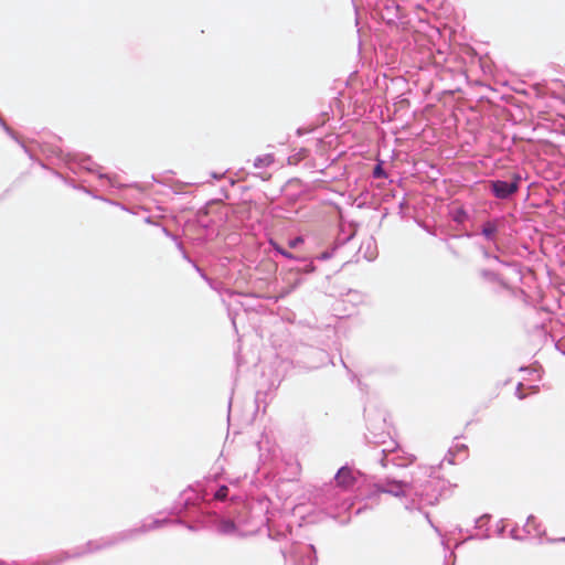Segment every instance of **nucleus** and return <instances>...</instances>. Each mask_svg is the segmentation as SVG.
Masks as SVG:
<instances>
[{
    "label": "nucleus",
    "instance_id": "nucleus-1",
    "mask_svg": "<svg viewBox=\"0 0 565 565\" xmlns=\"http://www.w3.org/2000/svg\"><path fill=\"white\" fill-rule=\"evenodd\" d=\"M519 181H520V178L518 175H513L512 182H507V181H501V180L492 181L491 188L497 198L505 199L518 191Z\"/></svg>",
    "mask_w": 565,
    "mask_h": 565
},
{
    "label": "nucleus",
    "instance_id": "nucleus-2",
    "mask_svg": "<svg viewBox=\"0 0 565 565\" xmlns=\"http://www.w3.org/2000/svg\"><path fill=\"white\" fill-rule=\"evenodd\" d=\"M356 482V476L354 471L348 467H342L339 469L338 473L335 475V483L337 487L349 490L351 489Z\"/></svg>",
    "mask_w": 565,
    "mask_h": 565
},
{
    "label": "nucleus",
    "instance_id": "nucleus-3",
    "mask_svg": "<svg viewBox=\"0 0 565 565\" xmlns=\"http://www.w3.org/2000/svg\"><path fill=\"white\" fill-rule=\"evenodd\" d=\"M218 531L223 534H232L236 531V524L232 520H223L218 524Z\"/></svg>",
    "mask_w": 565,
    "mask_h": 565
},
{
    "label": "nucleus",
    "instance_id": "nucleus-4",
    "mask_svg": "<svg viewBox=\"0 0 565 565\" xmlns=\"http://www.w3.org/2000/svg\"><path fill=\"white\" fill-rule=\"evenodd\" d=\"M274 162L273 154H264L255 160V167H268Z\"/></svg>",
    "mask_w": 565,
    "mask_h": 565
},
{
    "label": "nucleus",
    "instance_id": "nucleus-5",
    "mask_svg": "<svg viewBox=\"0 0 565 565\" xmlns=\"http://www.w3.org/2000/svg\"><path fill=\"white\" fill-rule=\"evenodd\" d=\"M497 232V227L494 224L492 223H486L482 227V234L487 237V238H492L493 235L495 234Z\"/></svg>",
    "mask_w": 565,
    "mask_h": 565
},
{
    "label": "nucleus",
    "instance_id": "nucleus-6",
    "mask_svg": "<svg viewBox=\"0 0 565 565\" xmlns=\"http://www.w3.org/2000/svg\"><path fill=\"white\" fill-rule=\"evenodd\" d=\"M273 245V247L278 252L280 253L282 256H285L286 258H289V259H296V257L287 252L286 249H284L282 247H280L279 245H277L276 243L271 242L270 243Z\"/></svg>",
    "mask_w": 565,
    "mask_h": 565
},
{
    "label": "nucleus",
    "instance_id": "nucleus-7",
    "mask_svg": "<svg viewBox=\"0 0 565 565\" xmlns=\"http://www.w3.org/2000/svg\"><path fill=\"white\" fill-rule=\"evenodd\" d=\"M228 494V488L226 486H222L216 492L214 498L217 500H224L226 499Z\"/></svg>",
    "mask_w": 565,
    "mask_h": 565
},
{
    "label": "nucleus",
    "instance_id": "nucleus-8",
    "mask_svg": "<svg viewBox=\"0 0 565 565\" xmlns=\"http://www.w3.org/2000/svg\"><path fill=\"white\" fill-rule=\"evenodd\" d=\"M302 243H303V238L301 236H297L294 239H290L288 242V246L290 248H296L299 244H302Z\"/></svg>",
    "mask_w": 565,
    "mask_h": 565
},
{
    "label": "nucleus",
    "instance_id": "nucleus-9",
    "mask_svg": "<svg viewBox=\"0 0 565 565\" xmlns=\"http://www.w3.org/2000/svg\"><path fill=\"white\" fill-rule=\"evenodd\" d=\"M374 173H375V175H379V173H380V167H377V168L375 169V172H374Z\"/></svg>",
    "mask_w": 565,
    "mask_h": 565
}]
</instances>
